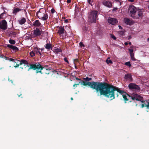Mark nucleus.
Masks as SVG:
<instances>
[{"label": "nucleus", "mask_w": 149, "mask_h": 149, "mask_svg": "<svg viewBox=\"0 0 149 149\" xmlns=\"http://www.w3.org/2000/svg\"><path fill=\"white\" fill-rule=\"evenodd\" d=\"M121 94L122 95L123 98L124 99V101H125V103H126V101H128L129 99V98H127V96H126V95H127L128 96H129V97L131 98V97H130V95H128V94L124 92V91H123V93H122V94ZM131 96V95L130 96Z\"/></svg>", "instance_id": "nucleus-14"}, {"label": "nucleus", "mask_w": 149, "mask_h": 149, "mask_svg": "<svg viewBox=\"0 0 149 149\" xmlns=\"http://www.w3.org/2000/svg\"><path fill=\"white\" fill-rule=\"evenodd\" d=\"M48 66L47 65H44V67H43L44 68H43V69H45L46 68H48Z\"/></svg>", "instance_id": "nucleus-43"}, {"label": "nucleus", "mask_w": 149, "mask_h": 149, "mask_svg": "<svg viewBox=\"0 0 149 149\" xmlns=\"http://www.w3.org/2000/svg\"><path fill=\"white\" fill-rule=\"evenodd\" d=\"M81 81H80L78 84H76V86H77V85H79L80 84H81Z\"/></svg>", "instance_id": "nucleus-46"}, {"label": "nucleus", "mask_w": 149, "mask_h": 149, "mask_svg": "<svg viewBox=\"0 0 149 149\" xmlns=\"http://www.w3.org/2000/svg\"><path fill=\"white\" fill-rule=\"evenodd\" d=\"M79 45L81 47L84 46V45L83 44V43L82 42H80L79 44Z\"/></svg>", "instance_id": "nucleus-39"}, {"label": "nucleus", "mask_w": 149, "mask_h": 149, "mask_svg": "<svg viewBox=\"0 0 149 149\" xmlns=\"http://www.w3.org/2000/svg\"><path fill=\"white\" fill-rule=\"evenodd\" d=\"M130 97H131L132 99V100L130 101V102L132 103L133 104L132 105V106H133L134 104H135L136 106L138 105L137 104L135 101V100L138 101H140L142 103L144 102V101L143 100V97L137 93H133L132 94L131 96H130Z\"/></svg>", "instance_id": "nucleus-2"}, {"label": "nucleus", "mask_w": 149, "mask_h": 149, "mask_svg": "<svg viewBox=\"0 0 149 149\" xmlns=\"http://www.w3.org/2000/svg\"><path fill=\"white\" fill-rule=\"evenodd\" d=\"M130 89L133 90L136 92H139L140 91V88L139 86L134 83H131L128 85Z\"/></svg>", "instance_id": "nucleus-7"}, {"label": "nucleus", "mask_w": 149, "mask_h": 149, "mask_svg": "<svg viewBox=\"0 0 149 149\" xmlns=\"http://www.w3.org/2000/svg\"><path fill=\"white\" fill-rule=\"evenodd\" d=\"M47 32H45V34H46V36H47Z\"/></svg>", "instance_id": "nucleus-61"}, {"label": "nucleus", "mask_w": 149, "mask_h": 149, "mask_svg": "<svg viewBox=\"0 0 149 149\" xmlns=\"http://www.w3.org/2000/svg\"><path fill=\"white\" fill-rule=\"evenodd\" d=\"M39 67H40V68H38L37 70H36V73H38V72H40V73H41L42 74H43V72H42V70L43 69V68H44V67H43L41 65H40V66Z\"/></svg>", "instance_id": "nucleus-22"}, {"label": "nucleus", "mask_w": 149, "mask_h": 149, "mask_svg": "<svg viewBox=\"0 0 149 149\" xmlns=\"http://www.w3.org/2000/svg\"><path fill=\"white\" fill-rule=\"evenodd\" d=\"M118 9L117 8H114L112 10V11H114Z\"/></svg>", "instance_id": "nucleus-48"}, {"label": "nucleus", "mask_w": 149, "mask_h": 149, "mask_svg": "<svg viewBox=\"0 0 149 149\" xmlns=\"http://www.w3.org/2000/svg\"><path fill=\"white\" fill-rule=\"evenodd\" d=\"M65 31L64 28L62 26H60L59 27V29L58 31V33L60 35H61L64 33Z\"/></svg>", "instance_id": "nucleus-19"}, {"label": "nucleus", "mask_w": 149, "mask_h": 149, "mask_svg": "<svg viewBox=\"0 0 149 149\" xmlns=\"http://www.w3.org/2000/svg\"><path fill=\"white\" fill-rule=\"evenodd\" d=\"M116 91L120 94L123 92V91L120 90L119 88L103 82H101L97 93L99 94V92L100 95H103L112 100L115 98L114 91Z\"/></svg>", "instance_id": "nucleus-1"}, {"label": "nucleus", "mask_w": 149, "mask_h": 149, "mask_svg": "<svg viewBox=\"0 0 149 149\" xmlns=\"http://www.w3.org/2000/svg\"><path fill=\"white\" fill-rule=\"evenodd\" d=\"M8 60H9L10 61H14V59H13L12 58H9Z\"/></svg>", "instance_id": "nucleus-42"}, {"label": "nucleus", "mask_w": 149, "mask_h": 149, "mask_svg": "<svg viewBox=\"0 0 149 149\" xmlns=\"http://www.w3.org/2000/svg\"><path fill=\"white\" fill-rule=\"evenodd\" d=\"M7 28V23L5 20H3L0 22V29L5 30Z\"/></svg>", "instance_id": "nucleus-9"}, {"label": "nucleus", "mask_w": 149, "mask_h": 149, "mask_svg": "<svg viewBox=\"0 0 149 149\" xmlns=\"http://www.w3.org/2000/svg\"><path fill=\"white\" fill-rule=\"evenodd\" d=\"M125 45H128V42H125Z\"/></svg>", "instance_id": "nucleus-54"}, {"label": "nucleus", "mask_w": 149, "mask_h": 149, "mask_svg": "<svg viewBox=\"0 0 149 149\" xmlns=\"http://www.w3.org/2000/svg\"><path fill=\"white\" fill-rule=\"evenodd\" d=\"M4 55L2 54H0V58H3L4 57Z\"/></svg>", "instance_id": "nucleus-49"}, {"label": "nucleus", "mask_w": 149, "mask_h": 149, "mask_svg": "<svg viewBox=\"0 0 149 149\" xmlns=\"http://www.w3.org/2000/svg\"><path fill=\"white\" fill-rule=\"evenodd\" d=\"M41 64L38 63H33L30 64V67L28 69V71H29L31 69H33V70H36L38 68H40L39 67L40 66Z\"/></svg>", "instance_id": "nucleus-8"}, {"label": "nucleus", "mask_w": 149, "mask_h": 149, "mask_svg": "<svg viewBox=\"0 0 149 149\" xmlns=\"http://www.w3.org/2000/svg\"><path fill=\"white\" fill-rule=\"evenodd\" d=\"M111 38L114 40H116V38L114 35H112Z\"/></svg>", "instance_id": "nucleus-40"}, {"label": "nucleus", "mask_w": 149, "mask_h": 149, "mask_svg": "<svg viewBox=\"0 0 149 149\" xmlns=\"http://www.w3.org/2000/svg\"><path fill=\"white\" fill-rule=\"evenodd\" d=\"M29 54L31 57H33L35 56V53L34 52L33 50L30 52Z\"/></svg>", "instance_id": "nucleus-28"}, {"label": "nucleus", "mask_w": 149, "mask_h": 149, "mask_svg": "<svg viewBox=\"0 0 149 149\" xmlns=\"http://www.w3.org/2000/svg\"><path fill=\"white\" fill-rule=\"evenodd\" d=\"M108 22L109 23L112 25H114L118 22V21L116 19L114 18L111 17L108 19Z\"/></svg>", "instance_id": "nucleus-13"}, {"label": "nucleus", "mask_w": 149, "mask_h": 149, "mask_svg": "<svg viewBox=\"0 0 149 149\" xmlns=\"http://www.w3.org/2000/svg\"><path fill=\"white\" fill-rule=\"evenodd\" d=\"M20 62V63L19 64L17 63L16 65L14 66V67L15 68H17L19 66V65H22V64H24V66H25V65H26L27 67H29V66L28 65V63L27 61L24 59H21Z\"/></svg>", "instance_id": "nucleus-11"}, {"label": "nucleus", "mask_w": 149, "mask_h": 149, "mask_svg": "<svg viewBox=\"0 0 149 149\" xmlns=\"http://www.w3.org/2000/svg\"><path fill=\"white\" fill-rule=\"evenodd\" d=\"M7 47L10 48L11 49H12L15 52L18 51L19 50V49L17 47L11 45H7Z\"/></svg>", "instance_id": "nucleus-17"}, {"label": "nucleus", "mask_w": 149, "mask_h": 149, "mask_svg": "<svg viewBox=\"0 0 149 149\" xmlns=\"http://www.w3.org/2000/svg\"><path fill=\"white\" fill-rule=\"evenodd\" d=\"M42 32V31H40V29L37 28L34 30L33 33L36 36H39L41 35Z\"/></svg>", "instance_id": "nucleus-12"}, {"label": "nucleus", "mask_w": 149, "mask_h": 149, "mask_svg": "<svg viewBox=\"0 0 149 149\" xmlns=\"http://www.w3.org/2000/svg\"><path fill=\"white\" fill-rule=\"evenodd\" d=\"M40 49L41 50V52H42L44 49Z\"/></svg>", "instance_id": "nucleus-60"}, {"label": "nucleus", "mask_w": 149, "mask_h": 149, "mask_svg": "<svg viewBox=\"0 0 149 149\" xmlns=\"http://www.w3.org/2000/svg\"><path fill=\"white\" fill-rule=\"evenodd\" d=\"M109 58H108L107 59V60H106V63L107 64H109V63L112 64V61L111 60H109Z\"/></svg>", "instance_id": "nucleus-31"}, {"label": "nucleus", "mask_w": 149, "mask_h": 149, "mask_svg": "<svg viewBox=\"0 0 149 149\" xmlns=\"http://www.w3.org/2000/svg\"><path fill=\"white\" fill-rule=\"evenodd\" d=\"M75 79L77 80H79L80 81H81V80L80 79H79L78 78L76 77Z\"/></svg>", "instance_id": "nucleus-52"}, {"label": "nucleus", "mask_w": 149, "mask_h": 149, "mask_svg": "<svg viewBox=\"0 0 149 149\" xmlns=\"http://www.w3.org/2000/svg\"><path fill=\"white\" fill-rule=\"evenodd\" d=\"M125 23L127 25H131L132 23V21L128 18H126L124 19Z\"/></svg>", "instance_id": "nucleus-21"}, {"label": "nucleus", "mask_w": 149, "mask_h": 149, "mask_svg": "<svg viewBox=\"0 0 149 149\" xmlns=\"http://www.w3.org/2000/svg\"><path fill=\"white\" fill-rule=\"evenodd\" d=\"M130 55L131 56V59L133 61H135L136 59L134 57V54H130Z\"/></svg>", "instance_id": "nucleus-32"}, {"label": "nucleus", "mask_w": 149, "mask_h": 149, "mask_svg": "<svg viewBox=\"0 0 149 149\" xmlns=\"http://www.w3.org/2000/svg\"><path fill=\"white\" fill-rule=\"evenodd\" d=\"M21 10H22L21 9L18 8H15L13 9V13L15 15H16L17 13Z\"/></svg>", "instance_id": "nucleus-24"}, {"label": "nucleus", "mask_w": 149, "mask_h": 149, "mask_svg": "<svg viewBox=\"0 0 149 149\" xmlns=\"http://www.w3.org/2000/svg\"><path fill=\"white\" fill-rule=\"evenodd\" d=\"M125 79L130 81H132V75L129 74H125Z\"/></svg>", "instance_id": "nucleus-16"}, {"label": "nucleus", "mask_w": 149, "mask_h": 149, "mask_svg": "<svg viewBox=\"0 0 149 149\" xmlns=\"http://www.w3.org/2000/svg\"><path fill=\"white\" fill-rule=\"evenodd\" d=\"M128 50L130 53V54H133V52L134 51V50L133 49H129Z\"/></svg>", "instance_id": "nucleus-36"}, {"label": "nucleus", "mask_w": 149, "mask_h": 149, "mask_svg": "<svg viewBox=\"0 0 149 149\" xmlns=\"http://www.w3.org/2000/svg\"><path fill=\"white\" fill-rule=\"evenodd\" d=\"M118 27L120 29H122V27L120 26H119Z\"/></svg>", "instance_id": "nucleus-56"}, {"label": "nucleus", "mask_w": 149, "mask_h": 149, "mask_svg": "<svg viewBox=\"0 0 149 149\" xmlns=\"http://www.w3.org/2000/svg\"><path fill=\"white\" fill-rule=\"evenodd\" d=\"M116 95H117V97H118V93H117Z\"/></svg>", "instance_id": "nucleus-62"}, {"label": "nucleus", "mask_w": 149, "mask_h": 149, "mask_svg": "<svg viewBox=\"0 0 149 149\" xmlns=\"http://www.w3.org/2000/svg\"><path fill=\"white\" fill-rule=\"evenodd\" d=\"M55 52L57 53H58L62 52V50L60 48H57L55 49Z\"/></svg>", "instance_id": "nucleus-27"}, {"label": "nucleus", "mask_w": 149, "mask_h": 149, "mask_svg": "<svg viewBox=\"0 0 149 149\" xmlns=\"http://www.w3.org/2000/svg\"><path fill=\"white\" fill-rule=\"evenodd\" d=\"M5 13H2L0 15V19H2L3 18V16H4Z\"/></svg>", "instance_id": "nucleus-37"}, {"label": "nucleus", "mask_w": 149, "mask_h": 149, "mask_svg": "<svg viewBox=\"0 0 149 149\" xmlns=\"http://www.w3.org/2000/svg\"><path fill=\"white\" fill-rule=\"evenodd\" d=\"M10 33L11 35L14 36H15L17 34V33L15 32L11 31L10 32Z\"/></svg>", "instance_id": "nucleus-33"}, {"label": "nucleus", "mask_w": 149, "mask_h": 149, "mask_svg": "<svg viewBox=\"0 0 149 149\" xmlns=\"http://www.w3.org/2000/svg\"><path fill=\"white\" fill-rule=\"evenodd\" d=\"M128 1H130V2H133L134 1L133 0H128Z\"/></svg>", "instance_id": "nucleus-58"}, {"label": "nucleus", "mask_w": 149, "mask_h": 149, "mask_svg": "<svg viewBox=\"0 0 149 149\" xmlns=\"http://www.w3.org/2000/svg\"><path fill=\"white\" fill-rule=\"evenodd\" d=\"M145 106L147 107V108L148 109H149V106L148 105H146L145 104Z\"/></svg>", "instance_id": "nucleus-50"}, {"label": "nucleus", "mask_w": 149, "mask_h": 149, "mask_svg": "<svg viewBox=\"0 0 149 149\" xmlns=\"http://www.w3.org/2000/svg\"><path fill=\"white\" fill-rule=\"evenodd\" d=\"M36 15L39 19L44 21L47 20L48 17L46 10L43 8H40L36 13Z\"/></svg>", "instance_id": "nucleus-3"}, {"label": "nucleus", "mask_w": 149, "mask_h": 149, "mask_svg": "<svg viewBox=\"0 0 149 149\" xmlns=\"http://www.w3.org/2000/svg\"><path fill=\"white\" fill-rule=\"evenodd\" d=\"M86 82V86H89L93 89H95L97 93H98V91L101 82L99 81L90 82L88 81Z\"/></svg>", "instance_id": "nucleus-4"}, {"label": "nucleus", "mask_w": 149, "mask_h": 149, "mask_svg": "<svg viewBox=\"0 0 149 149\" xmlns=\"http://www.w3.org/2000/svg\"><path fill=\"white\" fill-rule=\"evenodd\" d=\"M73 87H74V89H75V87H77V86H76V84L73 85Z\"/></svg>", "instance_id": "nucleus-53"}, {"label": "nucleus", "mask_w": 149, "mask_h": 149, "mask_svg": "<svg viewBox=\"0 0 149 149\" xmlns=\"http://www.w3.org/2000/svg\"><path fill=\"white\" fill-rule=\"evenodd\" d=\"M81 81H80L78 84H76V86H77V85H79L80 84H81Z\"/></svg>", "instance_id": "nucleus-47"}, {"label": "nucleus", "mask_w": 149, "mask_h": 149, "mask_svg": "<svg viewBox=\"0 0 149 149\" xmlns=\"http://www.w3.org/2000/svg\"><path fill=\"white\" fill-rule=\"evenodd\" d=\"M45 48L47 49H52V44L47 43L45 45Z\"/></svg>", "instance_id": "nucleus-25"}, {"label": "nucleus", "mask_w": 149, "mask_h": 149, "mask_svg": "<svg viewBox=\"0 0 149 149\" xmlns=\"http://www.w3.org/2000/svg\"><path fill=\"white\" fill-rule=\"evenodd\" d=\"M20 68H21V69H23V67H20Z\"/></svg>", "instance_id": "nucleus-63"}, {"label": "nucleus", "mask_w": 149, "mask_h": 149, "mask_svg": "<svg viewBox=\"0 0 149 149\" xmlns=\"http://www.w3.org/2000/svg\"><path fill=\"white\" fill-rule=\"evenodd\" d=\"M97 17V12L95 10H93L91 12L89 18L91 22H95Z\"/></svg>", "instance_id": "nucleus-5"}, {"label": "nucleus", "mask_w": 149, "mask_h": 149, "mask_svg": "<svg viewBox=\"0 0 149 149\" xmlns=\"http://www.w3.org/2000/svg\"><path fill=\"white\" fill-rule=\"evenodd\" d=\"M33 25L35 27H39L42 24L39 20H37L33 22Z\"/></svg>", "instance_id": "nucleus-15"}, {"label": "nucleus", "mask_w": 149, "mask_h": 149, "mask_svg": "<svg viewBox=\"0 0 149 149\" xmlns=\"http://www.w3.org/2000/svg\"><path fill=\"white\" fill-rule=\"evenodd\" d=\"M128 44L130 45H132V43L131 42H129L128 43Z\"/></svg>", "instance_id": "nucleus-59"}, {"label": "nucleus", "mask_w": 149, "mask_h": 149, "mask_svg": "<svg viewBox=\"0 0 149 149\" xmlns=\"http://www.w3.org/2000/svg\"><path fill=\"white\" fill-rule=\"evenodd\" d=\"M125 65L129 67H130L131 66V65L130 64V62H125Z\"/></svg>", "instance_id": "nucleus-34"}, {"label": "nucleus", "mask_w": 149, "mask_h": 149, "mask_svg": "<svg viewBox=\"0 0 149 149\" xmlns=\"http://www.w3.org/2000/svg\"><path fill=\"white\" fill-rule=\"evenodd\" d=\"M145 106V105H144V104H141V108H143V107H144Z\"/></svg>", "instance_id": "nucleus-55"}, {"label": "nucleus", "mask_w": 149, "mask_h": 149, "mask_svg": "<svg viewBox=\"0 0 149 149\" xmlns=\"http://www.w3.org/2000/svg\"><path fill=\"white\" fill-rule=\"evenodd\" d=\"M9 42L10 44L12 45L14 44L15 43V41L12 39L9 40Z\"/></svg>", "instance_id": "nucleus-29"}, {"label": "nucleus", "mask_w": 149, "mask_h": 149, "mask_svg": "<svg viewBox=\"0 0 149 149\" xmlns=\"http://www.w3.org/2000/svg\"><path fill=\"white\" fill-rule=\"evenodd\" d=\"M64 61H65L67 63H69L68 61V60L67 58L66 57L64 58Z\"/></svg>", "instance_id": "nucleus-38"}, {"label": "nucleus", "mask_w": 149, "mask_h": 149, "mask_svg": "<svg viewBox=\"0 0 149 149\" xmlns=\"http://www.w3.org/2000/svg\"><path fill=\"white\" fill-rule=\"evenodd\" d=\"M93 0H88V2L89 4H91V2H92Z\"/></svg>", "instance_id": "nucleus-44"}, {"label": "nucleus", "mask_w": 149, "mask_h": 149, "mask_svg": "<svg viewBox=\"0 0 149 149\" xmlns=\"http://www.w3.org/2000/svg\"><path fill=\"white\" fill-rule=\"evenodd\" d=\"M71 0H67V2L68 3H69L71 2Z\"/></svg>", "instance_id": "nucleus-51"}, {"label": "nucleus", "mask_w": 149, "mask_h": 149, "mask_svg": "<svg viewBox=\"0 0 149 149\" xmlns=\"http://www.w3.org/2000/svg\"><path fill=\"white\" fill-rule=\"evenodd\" d=\"M86 82L85 81H81V84H82L84 86H86Z\"/></svg>", "instance_id": "nucleus-35"}, {"label": "nucleus", "mask_w": 149, "mask_h": 149, "mask_svg": "<svg viewBox=\"0 0 149 149\" xmlns=\"http://www.w3.org/2000/svg\"><path fill=\"white\" fill-rule=\"evenodd\" d=\"M71 100H73V98H72V97H71Z\"/></svg>", "instance_id": "nucleus-64"}, {"label": "nucleus", "mask_w": 149, "mask_h": 149, "mask_svg": "<svg viewBox=\"0 0 149 149\" xmlns=\"http://www.w3.org/2000/svg\"><path fill=\"white\" fill-rule=\"evenodd\" d=\"M26 19L24 17H22L21 19L19 21V23L21 25L24 24L26 22Z\"/></svg>", "instance_id": "nucleus-23"}, {"label": "nucleus", "mask_w": 149, "mask_h": 149, "mask_svg": "<svg viewBox=\"0 0 149 149\" xmlns=\"http://www.w3.org/2000/svg\"><path fill=\"white\" fill-rule=\"evenodd\" d=\"M143 11L142 9L137 10L136 12L134 13V15L132 17L134 19H139L143 17Z\"/></svg>", "instance_id": "nucleus-6"}, {"label": "nucleus", "mask_w": 149, "mask_h": 149, "mask_svg": "<svg viewBox=\"0 0 149 149\" xmlns=\"http://www.w3.org/2000/svg\"><path fill=\"white\" fill-rule=\"evenodd\" d=\"M84 79L86 81H88L91 80L92 79L91 78H88V77H87L85 78H84Z\"/></svg>", "instance_id": "nucleus-30"}, {"label": "nucleus", "mask_w": 149, "mask_h": 149, "mask_svg": "<svg viewBox=\"0 0 149 149\" xmlns=\"http://www.w3.org/2000/svg\"><path fill=\"white\" fill-rule=\"evenodd\" d=\"M50 69L48 68H46L43 70V74H48L50 73Z\"/></svg>", "instance_id": "nucleus-26"}, {"label": "nucleus", "mask_w": 149, "mask_h": 149, "mask_svg": "<svg viewBox=\"0 0 149 149\" xmlns=\"http://www.w3.org/2000/svg\"><path fill=\"white\" fill-rule=\"evenodd\" d=\"M65 22L66 23H67V22H68V19H65Z\"/></svg>", "instance_id": "nucleus-57"}, {"label": "nucleus", "mask_w": 149, "mask_h": 149, "mask_svg": "<svg viewBox=\"0 0 149 149\" xmlns=\"http://www.w3.org/2000/svg\"><path fill=\"white\" fill-rule=\"evenodd\" d=\"M136 8L133 6H130L128 8V11L132 17L134 15V13L136 12Z\"/></svg>", "instance_id": "nucleus-10"}, {"label": "nucleus", "mask_w": 149, "mask_h": 149, "mask_svg": "<svg viewBox=\"0 0 149 149\" xmlns=\"http://www.w3.org/2000/svg\"><path fill=\"white\" fill-rule=\"evenodd\" d=\"M55 11V10L53 8L51 10V12L52 13H54Z\"/></svg>", "instance_id": "nucleus-41"}, {"label": "nucleus", "mask_w": 149, "mask_h": 149, "mask_svg": "<svg viewBox=\"0 0 149 149\" xmlns=\"http://www.w3.org/2000/svg\"><path fill=\"white\" fill-rule=\"evenodd\" d=\"M40 49L39 48L34 47L33 50L35 54H38L40 55V57L41 56V54L40 51Z\"/></svg>", "instance_id": "nucleus-18"}, {"label": "nucleus", "mask_w": 149, "mask_h": 149, "mask_svg": "<svg viewBox=\"0 0 149 149\" xmlns=\"http://www.w3.org/2000/svg\"><path fill=\"white\" fill-rule=\"evenodd\" d=\"M4 58L5 59V60H9V58L7 57L6 56H4Z\"/></svg>", "instance_id": "nucleus-45"}, {"label": "nucleus", "mask_w": 149, "mask_h": 149, "mask_svg": "<svg viewBox=\"0 0 149 149\" xmlns=\"http://www.w3.org/2000/svg\"><path fill=\"white\" fill-rule=\"evenodd\" d=\"M104 4L105 6L109 8L111 7L112 6L111 3L109 1H106L104 2Z\"/></svg>", "instance_id": "nucleus-20"}]
</instances>
